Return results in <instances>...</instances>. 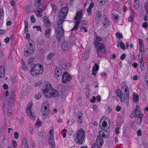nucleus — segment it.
Returning <instances> with one entry per match:
<instances>
[{
  "label": "nucleus",
  "instance_id": "nucleus-11",
  "mask_svg": "<svg viewBox=\"0 0 148 148\" xmlns=\"http://www.w3.org/2000/svg\"><path fill=\"white\" fill-rule=\"evenodd\" d=\"M45 0H35V5L36 7H40L43 8L44 6V2Z\"/></svg>",
  "mask_w": 148,
  "mask_h": 148
},
{
  "label": "nucleus",
  "instance_id": "nucleus-22",
  "mask_svg": "<svg viewBox=\"0 0 148 148\" xmlns=\"http://www.w3.org/2000/svg\"><path fill=\"white\" fill-rule=\"evenodd\" d=\"M42 11L41 8L38 7L36 10V14L38 17H41L42 15Z\"/></svg>",
  "mask_w": 148,
  "mask_h": 148
},
{
  "label": "nucleus",
  "instance_id": "nucleus-15",
  "mask_svg": "<svg viewBox=\"0 0 148 148\" xmlns=\"http://www.w3.org/2000/svg\"><path fill=\"white\" fill-rule=\"evenodd\" d=\"M138 113H139V114L137 115L136 117L135 118H137L136 122L140 124L142 121L143 114L141 113L140 112V111H138Z\"/></svg>",
  "mask_w": 148,
  "mask_h": 148
},
{
  "label": "nucleus",
  "instance_id": "nucleus-50",
  "mask_svg": "<svg viewBox=\"0 0 148 148\" xmlns=\"http://www.w3.org/2000/svg\"><path fill=\"white\" fill-rule=\"evenodd\" d=\"M106 117L104 116L103 117H102L101 119L100 120V126L101 127V123L102 122H103V121H105V120H106Z\"/></svg>",
  "mask_w": 148,
  "mask_h": 148
},
{
  "label": "nucleus",
  "instance_id": "nucleus-6",
  "mask_svg": "<svg viewBox=\"0 0 148 148\" xmlns=\"http://www.w3.org/2000/svg\"><path fill=\"white\" fill-rule=\"evenodd\" d=\"M49 102L47 101H45L42 106L41 111L43 116H45V118H46L49 113Z\"/></svg>",
  "mask_w": 148,
  "mask_h": 148
},
{
  "label": "nucleus",
  "instance_id": "nucleus-33",
  "mask_svg": "<svg viewBox=\"0 0 148 148\" xmlns=\"http://www.w3.org/2000/svg\"><path fill=\"white\" fill-rule=\"evenodd\" d=\"M59 18L65 19V18L66 17V15H65V14H63V13L60 12L59 14Z\"/></svg>",
  "mask_w": 148,
  "mask_h": 148
},
{
  "label": "nucleus",
  "instance_id": "nucleus-10",
  "mask_svg": "<svg viewBox=\"0 0 148 148\" xmlns=\"http://www.w3.org/2000/svg\"><path fill=\"white\" fill-rule=\"evenodd\" d=\"M101 132V131H99V134L100 135L97 136L95 143L98 146L99 148H101L103 143V138L100 135Z\"/></svg>",
  "mask_w": 148,
  "mask_h": 148
},
{
  "label": "nucleus",
  "instance_id": "nucleus-37",
  "mask_svg": "<svg viewBox=\"0 0 148 148\" xmlns=\"http://www.w3.org/2000/svg\"><path fill=\"white\" fill-rule=\"evenodd\" d=\"M28 40L29 44L28 45H29L30 46H35V43L33 40L32 39H30L29 40Z\"/></svg>",
  "mask_w": 148,
  "mask_h": 148
},
{
  "label": "nucleus",
  "instance_id": "nucleus-31",
  "mask_svg": "<svg viewBox=\"0 0 148 148\" xmlns=\"http://www.w3.org/2000/svg\"><path fill=\"white\" fill-rule=\"evenodd\" d=\"M136 110H135L132 112L130 115V116L131 118H133L134 117H135L136 118V117L137 115H138L139 113H138L137 112H136Z\"/></svg>",
  "mask_w": 148,
  "mask_h": 148
},
{
  "label": "nucleus",
  "instance_id": "nucleus-58",
  "mask_svg": "<svg viewBox=\"0 0 148 148\" xmlns=\"http://www.w3.org/2000/svg\"><path fill=\"white\" fill-rule=\"evenodd\" d=\"M73 132V130L71 129H69L67 130L68 134L70 136H71Z\"/></svg>",
  "mask_w": 148,
  "mask_h": 148
},
{
  "label": "nucleus",
  "instance_id": "nucleus-14",
  "mask_svg": "<svg viewBox=\"0 0 148 148\" xmlns=\"http://www.w3.org/2000/svg\"><path fill=\"white\" fill-rule=\"evenodd\" d=\"M51 6L52 8L51 14L53 15L54 14H56V13H58V9L57 7L53 4H51Z\"/></svg>",
  "mask_w": 148,
  "mask_h": 148
},
{
  "label": "nucleus",
  "instance_id": "nucleus-56",
  "mask_svg": "<svg viewBox=\"0 0 148 148\" xmlns=\"http://www.w3.org/2000/svg\"><path fill=\"white\" fill-rule=\"evenodd\" d=\"M145 81L146 83L148 84V73H146L145 75Z\"/></svg>",
  "mask_w": 148,
  "mask_h": 148
},
{
  "label": "nucleus",
  "instance_id": "nucleus-49",
  "mask_svg": "<svg viewBox=\"0 0 148 148\" xmlns=\"http://www.w3.org/2000/svg\"><path fill=\"white\" fill-rule=\"evenodd\" d=\"M4 15V11L3 9L2 8H0V19L1 17L3 16Z\"/></svg>",
  "mask_w": 148,
  "mask_h": 148
},
{
  "label": "nucleus",
  "instance_id": "nucleus-16",
  "mask_svg": "<svg viewBox=\"0 0 148 148\" xmlns=\"http://www.w3.org/2000/svg\"><path fill=\"white\" fill-rule=\"evenodd\" d=\"M62 69L65 70H67L70 67L71 64L70 63H64L61 65Z\"/></svg>",
  "mask_w": 148,
  "mask_h": 148
},
{
  "label": "nucleus",
  "instance_id": "nucleus-20",
  "mask_svg": "<svg viewBox=\"0 0 148 148\" xmlns=\"http://www.w3.org/2000/svg\"><path fill=\"white\" fill-rule=\"evenodd\" d=\"M62 49L64 51H67L69 48V45L68 43L66 42H64L62 44L61 46Z\"/></svg>",
  "mask_w": 148,
  "mask_h": 148
},
{
  "label": "nucleus",
  "instance_id": "nucleus-2",
  "mask_svg": "<svg viewBox=\"0 0 148 148\" xmlns=\"http://www.w3.org/2000/svg\"><path fill=\"white\" fill-rule=\"evenodd\" d=\"M31 67L32 69L30 70V72L33 76H37L43 71V66L40 64H36L33 67L32 65H31Z\"/></svg>",
  "mask_w": 148,
  "mask_h": 148
},
{
  "label": "nucleus",
  "instance_id": "nucleus-5",
  "mask_svg": "<svg viewBox=\"0 0 148 148\" xmlns=\"http://www.w3.org/2000/svg\"><path fill=\"white\" fill-rule=\"evenodd\" d=\"M82 10L77 12L76 14V16L74 17L75 19V24L74 27L71 30H76L78 28V25L81 21L82 17Z\"/></svg>",
  "mask_w": 148,
  "mask_h": 148
},
{
  "label": "nucleus",
  "instance_id": "nucleus-55",
  "mask_svg": "<svg viewBox=\"0 0 148 148\" xmlns=\"http://www.w3.org/2000/svg\"><path fill=\"white\" fill-rule=\"evenodd\" d=\"M14 138L16 139L18 138L19 134L17 132H15L14 133Z\"/></svg>",
  "mask_w": 148,
  "mask_h": 148
},
{
  "label": "nucleus",
  "instance_id": "nucleus-43",
  "mask_svg": "<svg viewBox=\"0 0 148 148\" xmlns=\"http://www.w3.org/2000/svg\"><path fill=\"white\" fill-rule=\"evenodd\" d=\"M26 113L28 115H31L32 113L31 109L27 108L26 111Z\"/></svg>",
  "mask_w": 148,
  "mask_h": 148
},
{
  "label": "nucleus",
  "instance_id": "nucleus-59",
  "mask_svg": "<svg viewBox=\"0 0 148 148\" xmlns=\"http://www.w3.org/2000/svg\"><path fill=\"white\" fill-rule=\"evenodd\" d=\"M41 94L40 93H39L38 95H37L35 96V98L37 99H39L41 97Z\"/></svg>",
  "mask_w": 148,
  "mask_h": 148
},
{
  "label": "nucleus",
  "instance_id": "nucleus-4",
  "mask_svg": "<svg viewBox=\"0 0 148 148\" xmlns=\"http://www.w3.org/2000/svg\"><path fill=\"white\" fill-rule=\"evenodd\" d=\"M95 45L96 48L97 53L98 56L101 57L102 54L106 53V49L103 44L98 43L97 44H96L95 43Z\"/></svg>",
  "mask_w": 148,
  "mask_h": 148
},
{
  "label": "nucleus",
  "instance_id": "nucleus-32",
  "mask_svg": "<svg viewBox=\"0 0 148 148\" xmlns=\"http://www.w3.org/2000/svg\"><path fill=\"white\" fill-rule=\"evenodd\" d=\"M101 15V13L100 11H97L96 14V19L99 20V19L100 18Z\"/></svg>",
  "mask_w": 148,
  "mask_h": 148
},
{
  "label": "nucleus",
  "instance_id": "nucleus-26",
  "mask_svg": "<svg viewBox=\"0 0 148 148\" xmlns=\"http://www.w3.org/2000/svg\"><path fill=\"white\" fill-rule=\"evenodd\" d=\"M34 59L35 58L34 57H31L27 61L28 64H31V65L32 66V67L34 66V64H33V63Z\"/></svg>",
  "mask_w": 148,
  "mask_h": 148
},
{
  "label": "nucleus",
  "instance_id": "nucleus-63",
  "mask_svg": "<svg viewBox=\"0 0 148 148\" xmlns=\"http://www.w3.org/2000/svg\"><path fill=\"white\" fill-rule=\"evenodd\" d=\"M39 51L41 53H43L45 51V50L44 48L41 47L39 48Z\"/></svg>",
  "mask_w": 148,
  "mask_h": 148
},
{
  "label": "nucleus",
  "instance_id": "nucleus-45",
  "mask_svg": "<svg viewBox=\"0 0 148 148\" xmlns=\"http://www.w3.org/2000/svg\"><path fill=\"white\" fill-rule=\"evenodd\" d=\"M121 48L124 50L125 49V45L123 42L121 41L120 42Z\"/></svg>",
  "mask_w": 148,
  "mask_h": 148
},
{
  "label": "nucleus",
  "instance_id": "nucleus-12",
  "mask_svg": "<svg viewBox=\"0 0 148 148\" xmlns=\"http://www.w3.org/2000/svg\"><path fill=\"white\" fill-rule=\"evenodd\" d=\"M62 70L59 68H56L55 70V76L56 79H58L59 78V76L62 75Z\"/></svg>",
  "mask_w": 148,
  "mask_h": 148
},
{
  "label": "nucleus",
  "instance_id": "nucleus-47",
  "mask_svg": "<svg viewBox=\"0 0 148 148\" xmlns=\"http://www.w3.org/2000/svg\"><path fill=\"white\" fill-rule=\"evenodd\" d=\"M12 145L13 146L14 148L16 147L17 146V144L15 140H12Z\"/></svg>",
  "mask_w": 148,
  "mask_h": 148
},
{
  "label": "nucleus",
  "instance_id": "nucleus-21",
  "mask_svg": "<svg viewBox=\"0 0 148 148\" xmlns=\"http://www.w3.org/2000/svg\"><path fill=\"white\" fill-rule=\"evenodd\" d=\"M23 143L22 145V148H29L27 144V141L25 138L24 137L22 140Z\"/></svg>",
  "mask_w": 148,
  "mask_h": 148
},
{
  "label": "nucleus",
  "instance_id": "nucleus-57",
  "mask_svg": "<svg viewBox=\"0 0 148 148\" xmlns=\"http://www.w3.org/2000/svg\"><path fill=\"white\" fill-rule=\"evenodd\" d=\"M126 54L125 53H123L122 54L120 57V59L122 60H124L126 57Z\"/></svg>",
  "mask_w": 148,
  "mask_h": 148
},
{
  "label": "nucleus",
  "instance_id": "nucleus-42",
  "mask_svg": "<svg viewBox=\"0 0 148 148\" xmlns=\"http://www.w3.org/2000/svg\"><path fill=\"white\" fill-rule=\"evenodd\" d=\"M107 124L106 121H103L101 123V126L103 127L104 128H106V127L107 126Z\"/></svg>",
  "mask_w": 148,
  "mask_h": 148
},
{
  "label": "nucleus",
  "instance_id": "nucleus-44",
  "mask_svg": "<svg viewBox=\"0 0 148 148\" xmlns=\"http://www.w3.org/2000/svg\"><path fill=\"white\" fill-rule=\"evenodd\" d=\"M102 38L99 36H97L96 37V41L97 43H99L98 42L101 41Z\"/></svg>",
  "mask_w": 148,
  "mask_h": 148
},
{
  "label": "nucleus",
  "instance_id": "nucleus-60",
  "mask_svg": "<svg viewBox=\"0 0 148 148\" xmlns=\"http://www.w3.org/2000/svg\"><path fill=\"white\" fill-rule=\"evenodd\" d=\"M124 92L126 93L125 94H127L128 95H129V92L128 91V88L126 86V87L124 90Z\"/></svg>",
  "mask_w": 148,
  "mask_h": 148
},
{
  "label": "nucleus",
  "instance_id": "nucleus-29",
  "mask_svg": "<svg viewBox=\"0 0 148 148\" xmlns=\"http://www.w3.org/2000/svg\"><path fill=\"white\" fill-rule=\"evenodd\" d=\"M48 141L49 142H50L53 143H55L53 135L51 134L48 137Z\"/></svg>",
  "mask_w": 148,
  "mask_h": 148
},
{
  "label": "nucleus",
  "instance_id": "nucleus-13",
  "mask_svg": "<svg viewBox=\"0 0 148 148\" xmlns=\"http://www.w3.org/2000/svg\"><path fill=\"white\" fill-rule=\"evenodd\" d=\"M123 96V100L124 103L127 105L129 104V95L125 94V93H122V96Z\"/></svg>",
  "mask_w": 148,
  "mask_h": 148
},
{
  "label": "nucleus",
  "instance_id": "nucleus-53",
  "mask_svg": "<svg viewBox=\"0 0 148 148\" xmlns=\"http://www.w3.org/2000/svg\"><path fill=\"white\" fill-rule=\"evenodd\" d=\"M102 134H101L103 138H107L109 136V135L105 134V132H102Z\"/></svg>",
  "mask_w": 148,
  "mask_h": 148
},
{
  "label": "nucleus",
  "instance_id": "nucleus-18",
  "mask_svg": "<svg viewBox=\"0 0 148 148\" xmlns=\"http://www.w3.org/2000/svg\"><path fill=\"white\" fill-rule=\"evenodd\" d=\"M83 115V114L82 112L80 111L78 112L77 114L78 117V121L77 122L78 123H79L80 124H81L82 123L83 119L82 117Z\"/></svg>",
  "mask_w": 148,
  "mask_h": 148
},
{
  "label": "nucleus",
  "instance_id": "nucleus-62",
  "mask_svg": "<svg viewBox=\"0 0 148 148\" xmlns=\"http://www.w3.org/2000/svg\"><path fill=\"white\" fill-rule=\"evenodd\" d=\"M141 131L140 130H138L137 132V135L139 136H141L142 135V134L141 133Z\"/></svg>",
  "mask_w": 148,
  "mask_h": 148
},
{
  "label": "nucleus",
  "instance_id": "nucleus-19",
  "mask_svg": "<svg viewBox=\"0 0 148 148\" xmlns=\"http://www.w3.org/2000/svg\"><path fill=\"white\" fill-rule=\"evenodd\" d=\"M5 71L4 66H0V78L4 77Z\"/></svg>",
  "mask_w": 148,
  "mask_h": 148
},
{
  "label": "nucleus",
  "instance_id": "nucleus-36",
  "mask_svg": "<svg viewBox=\"0 0 148 148\" xmlns=\"http://www.w3.org/2000/svg\"><path fill=\"white\" fill-rule=\"evenodd\" d=\"M55 55V53L53 52H51L49 53L47 55V57L48 59L49 60H50L52 57L54 56Z\"/></svg>",
  "mask_w": 148,
  "mask_h": 148
},
{
  "label": "nucleus",
  "instance_id": "nucleus-25",
  "mask_svg": "<svg viewBox=\"0 0 148 148\" xmlns=\"http://www.w3.org/2000/svg\"><path fill=\"white\" fill-rule=\"evenodd\" d=\"M44 39L43 37L40 36L38 38L37 41L38 44L40 45H43L44 43Z\"/></svg>",
  "mask_w": 148,
  "mask_h": 148
},
{
  "label": "nucleus",
  "instance_id": "nucleus-46",
  "mask_svg": "<svg viewBox=\"0 0 148 148\" xmlns=\"http://www.w3.org/2000/svg\"><path fill=\"white\" fill-rule=\"evenodd\" d=\"M31 22L32 23H34L36 21L34 15H32L30 17Z\"/></svg>",
  "mask_w": 148,
  "mask_h": 148
},
{
  "label": "nucleus",
  "instance_id": "nucleus-64",
  "mask_svg": "<svg viewBox=\"0 0 148 148\" xmlns=\"http://www.w3.org/2000/svg\"><path fill=\"white\" fill-rule=\"evenodd\" d=\"M45 26L47 27H48L50 26L51 25V23L49 21H48L47 22H45Z\"/></svg>",
  "mask_w": 148,
  "mask_h": 148
},
{
  "label": "nucleus",
  "instance_id": "nucleus-39",
  "mask_svg": "<svg viewBox=\"0 0 148 148\" xmlns=\"http://www.w3.org/2000/svg\"><path fill=\"white\" fill-rule=\"evenodd\" d=\"M139 47H143L144 45V43L143 40L140 38H138Z\"/></svg>",
  "mask_w": 148,
  "mask_h": 148
},
{
  "label": "nucleus",
  "instance_id": "nucleus-8",
  "mask_svg": "<svg viewBox=\"0 0 148 148\" xmlns=\"http://www.w3.org/2000/svg\"><path fill=\"white\" fill-rule=\"evenodd\" d=\"M56 32H57L56 38L58 41H60L61 38L64 34V30L62 26H58Z\"/></svg>",
  "mask_w": 148,
  "mask_h": 148
},
{
  "label": "nucleus",
  "instance_id": "nucleus-54",
  "mask_svg": "<svg viewBox=\"0 0 148 148\" xmlns=\"http://www.w3.org/2000/svg\"><path fill=\"white\" fill-rule=\"evenodd\" d=\"M142 26L143 27H144L145 29H146L148 27V23L147 22H144L143 25Z\"/></svg>",
  "mask_w": 148,
  "mask_h": 148
},
{
  "label": "nucleus",
  "instance_id": "nucleus-23",
  "mask_svg": "<svg viewBox=\"0 0 148 148\" xmlns=\"http://www.w3.org/2000/svg\"><path fill=\"white\" fill-rule=\"evenodd\" d=\"M116 92L117 96L120 98V101L122 102H123V98L122 97V94H121L120 90L119 89H116Z\"/></svg>",
  "mask_w": 148,
  "mask_h": 148
},
{
  "label": "nucleus",
  "instance_id": "nucleus-52",
  "mask_svg": "<svg viewBox=\"0 0 148 148\" xmlns=\"http://www.w3.org/2000/svg\"><path fill=\"white\" fill-rule=\"evenodd\" d=\"M139 51L140 52H143L144 53L145 51V50L144 48L143 47H139Z\"/></svg>",
  "mask_w": 148,
  "mask_h": 148
},
{
  "label": "nucleus",
  "instance_id": "nucleus-3",
  "mask_svg": "<svg viewBox=\"0 0 148 148\" xmlns=\"http://www.w3.org/2000/svg\"><path fill=\"white\" fill-rule=\"evenodd\" d=\"M85 132L82 129H80L77 132L76 138L75 139V142L79 145H82L84 139Z\"/></svg>",
  "mask_w": 148,
  "mask_h": 148
},
{
  "label": "nucleus",
  "instance_id": "nucleus-51",
  "mask_svg": "<svg viewBox=\"0 0 148 148\" xmlns=\"http://www.w3.org/2000/svg\"><path fill=\"white\" fill-rule=\"evenodd\" d=\"M22 69L25 71H26L28 69V67L25 65V64H22Z\"/></svg>",
  "mask_w": 148,
  "mask_h": 148
},
{
  "label": "nucleus",
  "instance_id": "nucleus-41",
  "mask_svg": "<svg viewBox=\"0 0 148 148\" xmlns=\"http://www.w3.org/2000/svg\"><path fill=\"white\" fill-rule=\"evenodd\" d=\"M64 19L59 18V20L57 21V23L58 25H60L62 24L64 21Z\"/></svg>",
  "mask_w": 148,
  "mask_h": 148
},
{
  "label": "nucleus",
  "instance_id": "nucleus-1",
  "mask_svg": "<svg viewBox=\"0 0 148 148\" xmlns=\"http://www.w3.org/2000/svg\"><path fill=\"white\" fill-rule=\"evenodd\" d=\"M42 92L47 98L51 97H58L59 95L58 91L52 89L51 85L49 84L45 85L43 87Z\"/></svg>",
  "mask_w": 148,
  "mask_h": 148
},
{
  "label": "nucleus",
  "instance_id": "nucleus-9",
  "mask_svg": "<svg viewBox=\"0 0 148 148\" xmlns=\"http://www.w3.org/2000/svg\"><path fill=\"white\" fill-rule=\"evenodd\" d=\"M71 78V76L67 72H65L63 73L62 80L63 83H66L67 82H70Z\"/></svg>",
  "mask_w": 148,
  "mask_h": 148
},
{
  "label": "nucleus",
  "instance_id": "nucleus-7",
  "mask_svg": "<svg viewBox=\"0 0 148 148\" xmlns=\"http://www.w3.org/2000/svg\"><path fill=\"white\" fill-rule=\"evenodd\" d=\"M35 50V46H30L27 44L26 48L24 50L25 55L26 56H30L34 52Z\"/></svg>",
  "mask_w": 148,
  "mask_h": 148
},
{
  "label": "nucleus",
  "instance_id": "nucleus-17",
  "mask_svg": "<svg viewBox=\"0 0 148 148\" xmlns=\"http://www.w3.org/2000/svg\"><path fill=\"white\" fill-rule=\"evenodd\" d=\"M99 66L97 64L95 63L94 65L92 67V74L95 75L96 74L97 71L99 70Z\"/></svg>",
  "mask_w": 148,
  "mask_h": 148
},
{
  "label": "nucleus",
  "instance_id": "nucleus-28",
  "mask_svg": "<svg viewBox=\"0 0 148 148\" xmlns=\"http://www.w3.org/2000/svg\"><path fill=\"white\" fill-rule=\"evenodd\" d=\"M51 29L50 28H47L45 32V34L47 38H49L50 36Z\"/></svg>",
  "mask_w": 148,
  "mask_h": 148
},
{
  "label": "nucleus",
  "instance_id": "nucleus-35",
  "mask_svg": "<svg viewBox=\"0 0 148 148\" xmlns=\"http://www.w3.org/2000/svg\"><path fill=\"white\" fill-rule=\"evenodd\" d=\"M112 17L115 20H117L119 18V16L118 14L114 12L112 14Z\"/></svg>",
  "mask_w": 148,
  "mask_h": 148
},
{
  "label": "nucleus",
  "instance_id": "nucleus-27",
  "mask_svg": "<svg viewBox=\"0 0 148 148\" xmlns=\"http://www.w3.org/2000/svg\"><path fill=\"white\" fill-rule=\"evenodd\" d=\"M69 41L71 43L75 42L76 40V37L74 34H71L69 38Z\"/></svg>",
  "mask_w": 148,
  "mask_h": 148
},
{
  "label": "nucleus",
  "instance_id": "nucleus-24",
  "mask_svg": "<svg viewBox=\"0 0 148 148\" xmlns=\"http://www.w3.org/2000/svg\"><path fill=\"white\" fill-rule=\"evenodd\" d=\"M68 11V9L67 7H64L61 8L60 12L63 13V14H65V15H66Z\"/></svg>",
  "mask_w": 148,
  "mask_h": 148
},
{
  "label": "nucleus",
  "instance_id": "nucleus-40",
  "mask_svg": "<svg viewBox=\"0 0 148 148\" xmlns=\"http://www.w3.org/2000/svg\"><path fill=\"white\" fill-rule=\"evenodd\" d=\"M75 123V120L73 119H71L69 120L67 123L70 125H71Z\"/></svg>",
  "mask_w": 148,
  "mask_h": 148
},
{
  "label": "nucleus",
  "instance_id": "nucleus-34",
  "mask_svg": "<svg viewBox=\"0 0 148 148\" xmlns=\"http://www.w3.org/2000/svg\"><path fill=\"white\" fill-rule=\"evenodd\" d=\"M88 52H85L83 54V58L84 60H86L88 58Z\"/></svg>",
  "mask_w": 148,
  "mask_h": 148
},
{
  "label": "nucleus",
  "instance_id": "nucleus-48",
  "mask_svg": "<svg viewBox=\"0 0 148 148\" xmlns=\"http://www.w3.org/2000/svg\"><path fill=\"white\" fill-rule=\"evenodd\" d=\"M116 36L119 39H120L122 37V35L119 32L116 33Z\"/></svg>",
  "mask_w": 148,
  "mask_h": 148
},
{
  "label": "nucleus",
  "instance_id": "nucleus-38",
  "mask_svg": "<svg viewBox=\"0 0 148 148\" xmlns=\"http://www.w3.org/2000/svg\"><path fill=\"white\" fill-rule=\"evenodd\" d=\"M133 97L134 100L136 101H137L139 99V96L136 94H134L133 95Z\"/></svg>",
  "mask_w": 148,
  "mask_h": 148
},
{
  "label": "nucleus",
  "instance_id": "nucleus-61",
  "mask_svg": "<svg viewBox=\"0 0 148 148\" xmlns=\"http://www.w3.org/2000/svg\"><path fill=\"white\" fill-rule=\"evenodd\" d=\"M144 64H140V69L142 71H144L145 68L144 66Z\"/></svg>",
  "mask_w": 148,
  "mask_h": 148
},
{
  "label": "nucleus",
  "instance_id": "nucleus-30",
  "mask_svg": "<svg viewBox=\"0 0 148 148\" xmlns=\"http://www.w3.org/2000/svg\"><path fill=\"white\" fill-rule=\"evenodd\" d=\"M102 23L103 25L105 26V27H107L108 26V25L110 24V22L107 17L105 18V20Z\"/></svg>",
  "mask_w": 148,
  "mask_h": 148
}]
</instances>
